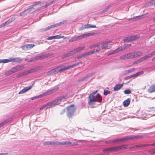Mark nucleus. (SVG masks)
Masks as SVG:
<instances>
[{"instance_id":"48","label":"nucleus","mask_w":155,"mask_h":155,"mask_svg":"<svg viewBox=\"0 0 155 155\" xmlns=\"http://www.w3.org/2000/svg\"><path fill=\"white\" fill-rule=\"evenodd\" d=\"M44 145H51V141H47L44 143Z\"/></svg>"},{"instance_id":"2","label":"nucleus","mask_w":155,"mask_h":155,"mask_svg":"<svg viewBox=\"0 0 155 155\" xmlns=\"http://www.w3.org/2000/svg\"><path fill=\"white\" fill-rule=\"evenodd\" d=\"M142 55V53L141 51H134L120 56V58L122 60L134 59Z\"/></svg>"},{"instance_id":"11","label":"nucleus","mask_w":155,"mask_h":155,"mask_svg":"<svg viewBox=\"0 0 155 155\" xmlns=\"http://www.w3.org/2000/svg\"><path fill=\"white\" fill-rule=\"evenodd\" d=\"M57 1V0H54L51 2H50L47 3L45 5L43 6L40 8H39L37 10L38 11H40L41 9H42L44 8H46L48 6L51 5L53 4L54 3L56 2Z\"/></svg>"},{"instance_id":"52","label":"nucleus","mask_w":155,"mask_h":155,"mask_svg":"<svg viewBox=\"0 0 155 155\" xmlns=\"http://www.w3.org/2000/svg\"><path fill=\"white\" fill-rule=\"evenodd\" d=\"M15 18L14 17H12L11 18L9 19V20H10L11 22L15 20Z\"/></svg>"},{"instance_id":"7","label":"nucleus","mask_w":155,"mask_h":155,"mask_svg":"<svg viewBox=\"0 0 155 155\" xmlns=\"http://www.w3.org/2000/svg\"><path fill=\"white\" fill-rule=\"evenodd\" d=\"M67 98V95H65L62 96L53 101L52 102L53 104L54 105V107L56 105H58L59 104L63 99H66Z\"/></svg>"},{"instance_id":"31","label":"nucleus","mask_w":155,"mask_h":155,"mask_svg":"<svg viewBox=\"0 0 155 155\" xmlns=\"http://www.w3.org/2000/svg\"><path fill=\"white\" fill-rule=\"evenodd\" d=\"M66 21L64 20V21H62L60 22H59V23L56 24L55 25L56 27H57V26H60L61 25L64 24V23H66Z\"/></svg>"},{"instance_id":"44","label":"nucleus","mask_w":155,"mask_h":155,"mask_svg":"<svg viewBox=\"0 0 155 155\" xmlns=\"http://www.w3.org/2000/svg\"><path fill=\"white\" fill-rule=\"evenodd\" d=\"M143 147L142 144L134 146L133 148H140Z\"/></svg>"},{"instance_id":"15","label":"nucleus","mask_w":155,"mask_h":155,"mask_svg":"<svg viewBox=\"0 0 155 155\" xmlns=\"http://www.w3.org/2000/svg\"><path fill=\"white\" fill-rule=\"evenodd\" d=\"M127 147L126 145H124L121 146L117 147V151L120 150H125Z\"/></svg>"},{"instance_id":"30","label":"nucleus","mask_w":155,"mask_h":155,"mask_svg":"<svg viewBox=\"0 0 155 155\" xmlns=\"http://www.w3.org/2000/svg\"><path fill=\"white\" fill-rule=\"evenodd\" d=\"M34 46V45H25V47L27 48L28 49H31Z\"/></svg>"},{"instance_id":"39","label":"nucleus","mask_w":155,"mask_h":155,"mask_svg":"<svg viewBox=\"0 0 155 155\" xmlns=\"http://www.w3.org/2000/svg\"><path fill=\"white\" fill-rule=\"evenodd\" d=\"M13 74L12 69L9 70L5 73V74L6 76H8Z\"/></svg>"},{"instance_id":"29","label":"nucleus","mask_w":155,"mask_h":155,"mask_svg":"<svg viewBox=\"0 0 155 155\" xmlns=\"http://www.w3.org/2000/svg\"><path fill=\"white\" fill-rule=\"evenodd\" d=\"M55 27H56V26H55V24L52 25H51L50 26H49L48 27H47L45 28V31L49 30L52 28H54Z\"/></svg>"},{"instance_id":"6","label":"nucleus","mask_w":155,"mask_h":155,"mask_svg":"<svg viewBox=\"0 0 155 155\" xmlns=\"http://www.w3.org/2000/svg\"><path fill=\"white\" fill-rule=\"evenodd\" d=\"M110 41H103L101 42L100 44L101 47L103 50H108L110 49L111 47V45L109 44Z\"/></svg>"},{"instance_id":"58","label":"nucleus","mask_w":155,"mask_h":155,"mask_svg":"<svg viewBox=\"0 0 155 155\" xmlns=\"http://www.w3.org/2000/svg\"><path fill=\"white\" fill-rule=\"evenodd\" d=\"M45 108L46 109V107L45 105L43 106H42L40 108V110H42L44 109Z\"/></svg>"},{"instance_id":"59","label":"nucleus","mask_w":155,"mask_h":155,"mask_svg":"<svg viewBox=\"0 0 155 155\" xmlns=\"http://www.w3.org/2000/svg\"><path fill=\"white\" fill-rule=\"evenodd\" d=\"M81 58H82L86 56L85 53H84L80 55Z\"/></svg>"},{"instance_id":"38","label":"nucleus","mask_w":155,"mask_h":155,"mask_svg":"<svg viewBox=\"0 0 155 155\" xmlns=\"http://www.w3.org/2000/svg\"><path fill=\"white\" fill-rule=\"evenodd\" d=\"M95 53V51H89V52H86L85 54H86V56H87L91 55L92 54H94V53Z\"/></svg>"},{"instance_id":"5","label":"nucleus","mask_w":155,"mask_h":155,"mask_svg":"<svg viewBox=\"0 0 155 155\" xmlns=\"http://www.w3.org/2000/svg\"><path fill=\"white\" fill-rule=\"evenodd\" d=\"M41 3V2H36L35 4L30 6L28 8L21 12L20 14V15L21 16H24L27 13L33 10L34 9V8H33L34 6L39 5L40 3Z\"/></svg>"},{"instance_id":"37","label":"nucleus","mask_w":155,"mask_h":155,"mask_svg":"<svg viewBox=\"0 0 155 155\" xmlns=\"http://www.w3.org/2000/svg\"><path fill=\"white\" fill-rule=\"evenodd\" d=\"M142 62V61L141 60V59L140 58L139 59H138L134 61L133 62V64H137L139 63Z\"/></svg>"},{"instance_id":"22","label":"nucleus","mask_w":155,"mask_h":155,"mask_svg":"<svg viewBox=\"0 0 155 155\" xmlns=\"http://www.w3.org/2000/svg\"><path fill=\"white\" fill-rule=\"evenodd\" d=\"M45 105L46 109L54 107V105L53 104L52 102L46 104H45Z\"/></svg>"},{"instance_id":"35","label":"nucleus","mask_w":155,"mask_h":155,"mask_svg":"<svg viewBox=\"0 0 155 155\" xmlns=\"http://www.w3.org/2000/svg\"><path fill=\"white\" fill-rule=\"evenodd\" d=\"M9 122V120H6L4 122L1 123H0V128L1 127L3 126L4 125H5V124H6V123H8Z\"/></svg>"},{"instance_id":"27","label":"nucleus","mask_w":155,"mask_h":155,"mask_svg":"<svg viewBox=\"0 0 155 155\" xmlns=\"http://www.w3.org/2000/svg\"><path fill=\"white\" fill-rule=\"evenodd\" d=\"M48 75H52L56 73L54 68L51 70L47 73Z\"/></svg>"},{"instance_id":"61","label":"nucleus","mask_w":155,"mask_h":155,"mask_svg":"<svg viewBox=\"0 0 155 155\" xmlns=\"http://www.w3.org/2000/svg\"><path fill=\"white\" fill-rule=\"evenodd\" d=\"M151 3L154 5H155V0H152L151 2Z\"/></svg>"},{"instance_id":"23","label":"nucleus","mask_w":155,"mask_h":155,"mask_svg":"<svg viewBox=\"0 0 155 155\" xmlns=\"http://www.w3.org/2000/svg\"><path fill=\"white\" fill-rule=\"evenodd\" d=\"M124 42H129L132 41L131 36H130L125 37L123 39Z\"/></svg>"},{"instance_id":"14","label":"nucleus","mask_w":155,"mask_h":155,"mask_svg":"<svg viewBox=\"0 0 155 155\" xmlns=\"http://www.w3.org/2000/svg\"><path fill=\"white\" fill-rule=\"evenodd\" d=\"M140 137V136H126L122 137L123 141L127 140L128 139H131L134 138H137Z\"/></svg>"},{"instance_id":"17","label":"nucleus","mask_w":155,"mask_h":155,"mask_svg":"<svg viewBox=\"0 0 155 155\" xmlns=\"http://www.w3.org/2000/svg\"><path fill=\"white\" fill-rule=\"evenodd\" d=\"M148 91L150 93L155 92V84L151 85L148 90Z\"/></svg>"},{"instance_id":"42","label":"nucleus","mask_w":155,"mask_h":155,"mask_svg":"<svg viewBox=\"0 0 155 155\" xmlns=\"http://www.w3.org/2000/svg\"><path fill=\"white\" fill-rule=\"evenodd\" d=\"M110 91H109L104 90V94L105 95H107V94H109Z\"/></svg>"},{"instance_id":"21","label":"nucleus","mask_w":155,"mask_h":155,"mask_svg":"<svg viewBox=\"0 0 155 155\" xmlns=\"http://www.w3.org/2000/svg\"><path fill=\"white\" fill-rule=\"evenodd\" d=\"M58 67L59 69V70L60 72L62 71H64V70H66L68 69V66L67 67H66L64 66H59Z\"/></svg>"},{"instance_id":"40","label":"nucleus","mask_w":155,"mask_h":155,"mask_svg":"<svg viewBox=\"0 0 155 155\" xmlns=\"http://www.w3.org/2000/svg\"><path fill=\"white\" fill-rule=\"evenodd\" d=\"M135 70V69L134 68H133L131 69H130L129 70H127L126 72L127 73H130L134 71Z\"/></svg>"},{"instance_id":"43","label":"nucleus","mask_w":155,"mask_h":155,"mask_svg":"<svg viewBox=\"0 0 155 155\" xmlns=\"http://www.w3.org/2000/svg\"><path fill=\"white\" fill-rule=\"evenodd\" d=\"M124 93L126 94H129L131 93V91L129 89L126 90L124 91Z\"/></svg>"},{"instance_id":"32","label":"nucleus","mask_w":155,"mask_h":155,"mask_svg":"<svg viewBox=\"0 0 155 155\" xmlns=\"http://www.w3.org/2000/svg\"><path fill=\"white\" fill-rule=\"evenodd\" d=\"M47 55H42L41 56L35 57V59L36 60H38L39 59H40L41 58H46L47 57Z\"/></svg>"},{"instance_id":"28","label":"nucleus","mask_w":155,"mask_h":155,"mask_svg":"<svg viewBox=\"0 0 155 155\" xmlns=\"http://www.w3.org/2000/svg\"><path fill=\"white\" fill-rule=\"evenodd\" d=\"M132 41L136 40L139 38L140 37V35H135L131 36Z\"/></svg>"},{"instance_id":"33","label":"nucleus","mask_w":155,"mask_h":155,"mask_svg":"<svg viewBox=\"0 0 155 155\" xmlns=\"http://www.w3.org/2000/svg\"><path fill=\"white\" fill-rule=\"evenodd\" d=\"M3 63H6L9 62H12L11 58H9V59H2Z\"/></svg>"},{"instance_id":"49","label":"nucleus","mask_w":155,"mask_h":155,"mask_svg":"<svg viewBox=\"0 0 155 155\" xmlns=\"http://www.w3.org/2000/svg\"><path fill=\"white\" fill-rule=\"evenodd\" d=\"M73 50L75 54L80 52L78 50V49L77 48L74 49Z\"/></svg>"},{"instance_id":"64","label":"nucleus","mask_w":155,"mask_h":155,"mask_svg":"<svg viewBox=\"0 0 155 155\" xmlns=\"http://www.w3.org/2000/svg\"><path fill=\"white\" fill-rule=\"evenodd\" d=\"M84 29H84V26H82V27H80L79 28V30H80V31H81V30H83Z\"/></svg>"},{"instance_id":"25","label":"nucleus","mask_w":155,"mask_h":155,"mask_svg":"<svg viewBox=\"0 0 155 155\" xmlns=\"http://www.w3.org/2000/svg\"><path fill=\"white\" fill-rule=\"evenodd\" d=\"M80 64H82V63L81 62H78L75 64H74L71 65H70L69 66H68V69H69L71 68H73V67H76V66H78V65Z\"/></svg>"},{"instance_id":"26","label":"nucleus","mask_w":155,"mask_h":155,"mask_svg":"<svg viewBox=\"0 0 155 155\" xmlns=\"http://www.w3.org/2000/svg\"><path fill=\"white\" fill-rule=\"evenodd\" d=\"M150 57H151V56H150V54H147L144 56H143L141 58H140L142 61L144 60H145L148 59L149 58H150Z\"/></svg>"},{"instance_id":"13","label":"nucleus","mask_w":155,"mask_h":155,"mask_svg":"<svg viewBox=\"0 0 155 155\" xmlns=\"http://www.w3.org/2000/svg\"><path fill=\"white\" fill-rule=\"evenodd\" d=\"M32 88V86H31L29 87H26L24 88L22 90L19 91L18 94H22L25 93L27 91L29 90Z\"/></svg>"},{"instance_id":"50","label":"nucleus","mask_w":155,"mask_h":155,"mask_svg":"<svg viewBox=\"0 0 155 155\" xmlns=\"http://www.w3.org/2000/svg\"><path fill=\"white\" fill-rule=\"evenodd\" d=\"M53 36L54 39H59L61 38V37L59 35H57Z\"/></svg>"},{"instance_id":"62","label":"nucleus","mask_w":155,"mask_h":155,"mask_svg":"<svg viewBox=\"0 0 155 155\" xmlns=\"http://www.w3.org/2000/svg\"><path fill=\"white\" fill-rule=\"evenodd\" d=\"M118 142H123L122 138L118 139Z\"/></svg>"},{"instance_id":"10","label":"nucleus","mask_w":155,"mask_h":155,"mask_svg":"<svg viewBox=\"0 0 155 155\" xmlns=\"http://www.w3.org/2000/svg\"><path fill=\"white\" fill-rule=\"evenodd\" d=\"M74 54H75L73 50H72L71 51H69L66 54L63 55L61 56V58L62 59H64L67 57H70Z\"/></svg>"},{"instance_id":"12","label":"nucleus","mask_w":155,"mask_h":155,"mask_svg":"<svg viewBox=\"0 0 155 155\" xmlns=\"http://www.w3.org/2000/svg\"><path fill=\"white\" fill-rule=\"evenodd\" d=\"M58 89V87H57L55 89H53L51 91H50L48 92H45V93H44L43 94L40 95V96L41 97H44L45 96L48 95L50 94H51L53 92L57 91Z\"/></svg>"},{"instance_id":"51","label":"nucleus","mask_w":155,"mask_h":155,"mask_svg":"<svg viewBox=\"0 0 155 155\" xmlns=\"http://www.w3.org/2000/svg\"><path fill=\"white\" fill-rule=\"evenodd\" d=\"M55 70V72L56 73L60 72L59 70V69L58 67H57L55 68H54Z\"/></svg>"},{"instance_id":"55","label":"nucleus","mask_w":155,"mask_h":155,"mask_svg":"<svg viewBox=\"0 0 155 155\" xmlns=\"http://www.w3.org/2000/svg\"><path fill=\"white\" fill-rule=\"evenodd\" d=\"M137 73H138V76H140V75L143 74L144 73V72L143 71H139Z\"/></svg>"},{"instance_id":"20","label":"nucleus","mask_w":155,"mask_h":155,"mask_svg":"<svg viewBox=\"0 0 155 155\" xmlns=\"http://www.w3.org/2000/svg\"><path fill=\"white\" fill-rule=\"evenodd\" d=\"M123 84H120L116 85L114 87V90L115 91H117L120 89L123 86Z\"/></svg>"},{"instance_id":"63","label":"nucleus","mask_w":155,"mask_h":155,"mask_svg":"<svg viewBox=\"0 0 155 155\" xmlns=\"http://www.w3.org/2000/svg\"><path fill=\"white\" fill-rule=\"evenodd\" d=\"M47 39L48 40H51L54 39L53 36H51L47 38Z\"/></svg>"},{"instance_id":"47","label":"nucleus","mask_w":155,"mask_h":155,"mask_svg":"<svg viewBox=\"0 0 155 155\" xmlns=\"http://www.w3.org/2000/svg\"><path fill=\"white\" fill-rule=\"evenodd\" d=\"M11 23L10 20L8 19L7 21H6L5 22L3 23V25H6Z\"/></svg>"},{"instance_id":"18","label":"nucleus","mask_w":155,"mask_h":155,"mask_svg":"<svg viewBox=\"0 0 155 155\" xmlns=\"http://www.w3.org/2000/svg\"><path fill=\"white\" fill-rule=\"evenodd\" d=\"M12 62H18L20 63L21 61V59L20 58H11Z\"/></svg>"},{"instance_id":"45","label":"nucleus","mask_w":155,"mask_h":155,"mask_svg":"<svg viewBox=\"0 0 155 155\" xmlns=\"http://www.w3.org/2000/svg\"><path fill=\"white\" fill-rule=\"evenodd\" d=\"M124 47L125 48V49H126L129 48L131 47V45L130 44H127L126 45H124Z\"/></svg>"},{"instance_id":"41","label":"nucleus","mask_w":155,"mask_h":155,"mask_svg":"<svg viewBox=\"0 0 155 155\" xmlns=\"http://www.w3.org/2000/svg\"><path fill=\"white\" fill-rule=\"evenodd\" d=\"M79 51L80 52V51L83 50L85 48V47L84 46H82L81 47H79L77 48Z\"/></svg>"},{"instance_id":"4","label":"nucleus","mask_w":155,"mask_h":155,"mask_svg":"<svg viewBox=\"0 0 155 155\" xmlns=\"http://www.w3.org/2000/svg\"><path fill=\"white\" fill-rule=\"evenodd\" d=\"M67 115L69 117H71L74 115L75 110L74 104H72L67 107Z\"/></svg>"},{"instance_id":"56","label":"nucleus","mask_w":155,"mask_h":155,"mask_svg":"<svg viewBox=\"0 0 155 155\" xmlns=\"http://www.w3.org/2000/svg\"><path fill=\"white\" fill-rule=\"evenodd\" d=\"M150 56H152L155 55V51H153L151 52L149 54Z\"/></svg>"},{"instance_id":"1","label":"nucleus","mask_w":155,"mask_h":155,"mask_svg":"<svg viewBox=\"0 0 155 155\" xmlns=\"http://www.w3.org/2000/svg\"><path fill=\"white\" fill-rule=\"evenodd\" d=\"M97 92V90L95 91L91 94L89 97V100L88 104L89 105L95 104L97 101L101 102L102 101V97L99 94H97L96 96H94Z\"/></svg>"},{"instance_id":"19","label":"nucleus","mask_w":155,"mask_h":155,"mask_svg":"<svg viewBox=\"0 0 155 155\" xmlns=\"http://www.w3.org/2000/svg\"><path fill=\"white\" fill-rule=\"evenodd\" d=\"M130 103V101L129 98H128L126 100H125L123 103V104L124 107L128 106Z\"/></svg>"},{"instance_id":"9","label":"nucleus","mask_w":155,"mask_h":155,"mask_svg":"<svg viewBox=\"0 0 155 155\" xmlns=\"http://www.w3.org/2000/svg\"><path fill=\"white\" fill-rule=\"evenodd\" d=\"M102 151L104 152H116L117 151V147L106 148L103 150Z\"/></svg>"},{"instance_id":"3","label":"nucleus","mask_w":155,"mask_h":155,"mask_svg":"<svg viewBox=\"0 0 155 155\" xmlns=\"http://www.w3.org/2000/svg\"><path fill=\"white\" fill-rule=\"evenodd\" d=\"M95 34V32L88 33L85 34H83L82 35L72 38L69 40V41L72 42L80 40L84 38H86L90 36L94 35Z\"/></svg>"},{"instance_id":"60","label":"nucleus","mask_w":155,"mask_h":155,"mask_svg":"<svg viewBox=\"0 0 155 155\" xmlns=\"http://www.w3.org/2000/svg\"><path fill=\"white\" fill-rule=\"evenodd\" d=\"M154 150L153 149L151 150H150L149 151V152L151 154H154Z\"/></svg>"},{"instance_id":"36","label":"nucleus","mask_w":155,"mask_h":155,"mask_svg":"<svg viewBox=\"0 0 155 155\" xmlns=\"http://www.w3.org/2000/svg\"><path fill=\"white\" fill-rule=\"evenodd\" d=\"M51 145H61V142H51Z\"/></svg>"},{"instance_id":"34","label":"nucleus","mask_w":155,"mask_h":155,"mask_svg":"<svg viewBox=\"0 0 155 155\" xmlns=\"http://www.w3.org/2000/svg\"><path fill=\"white\" fill-rule=\"evenodd\" d=\"M61 145H70L71 143L70 141H65L61 142Z\"/></svg>"},{"instance_id":"54","label":"nucleus","mask_w":155,"mask_h":155,"mask_svg":"<svg viewBox=\"0 0 155 155\" xmlns=\"http://www.w3.org/2000/svg\"><path fill=\"white\" fill-rule=\"evenodd\" d=\"M137 73H138V76H140V75L143 74L144 73V72L143 71H139Z\"/></svg>"},{"instance_id":"57","label":"nucleus","mask_w":155,"mask_h":155,"mask_svg":"<svg viewBox=\"0 0 155 155\" xmlns=\"http://www.w3.org/2000/svg\"><path fill=\"white\" fill-rule=\"evenodd\" d=\"M150 145H151V144H142V147H147V146H149Z\"/></svg>"},{"instance_id":"24","label":"nucleus","mask_w":155,"mask_h":155,"mask_svg":"<svg viewBox=\"0 0 155 155\" xmlns=\"http://www.w3.org/2000/svg\"><path fill=\"white\" fill-rule=\"evenodd\" d=\"M83 26L84 27L85 29L92 28H95L96 27L95 25H92L90 24H87L84 25Z\"/></svg>"},{"instance_id":"46","label":"nucleus","mask_w":155,"mask_h":155,"mask_svg":"<svg viewBox=\"0 0 155 155\" xmlns=\"http://www.w3.org/2000/svg\"><path fill=\"white\" fill-rule=\"evenodd\" d=\"M118 139H115L113 140H112L110 141V143H116L118 142Z\"/></svg>"},{"instance_id":"8","label":"nucleus","mask_w":155,"mask_h":155,"mask_svg":"<svg viewBox=\"0 0 155 155\" xmlns=\"http://www.w3.org/2000/svg\"><path fill=\"white\" fill-rule=\"evenodd\" d=\"M125 49V48L124 45L121 46L118 48L113 51L112 52H110V54H116L119 52H121L124 51Z\"/></svg>"},{"instance_id":"53","label":"nucleus","mask_w":155,"mask_h":155,"mask_svg":"<svg viewBox=\"0 0 155 155\" xmlns=\"http://www.w3.org/2000/svg\"><path fill=\"white\" fill-rule=\"evenodd\" d=\"M15 18L14 17H12L11 18L9 19V20H10L11 22L15 20Z\"/></svg>"},{"instance_id":"16","label":"nucleus","mask_w":155,"mask_h":155,"mask_svg":"<svg viewBox=\"0 0 155 155\" xmlns=\"http://www.w3.org/2000/svg\"><path fill=\"white\" fill-rule=\"evenodd\" d=\"M22 68L20 66H17L15 67L12 68L11 69L13 73L21 70Z\"/></svg>"}]
</instances>
